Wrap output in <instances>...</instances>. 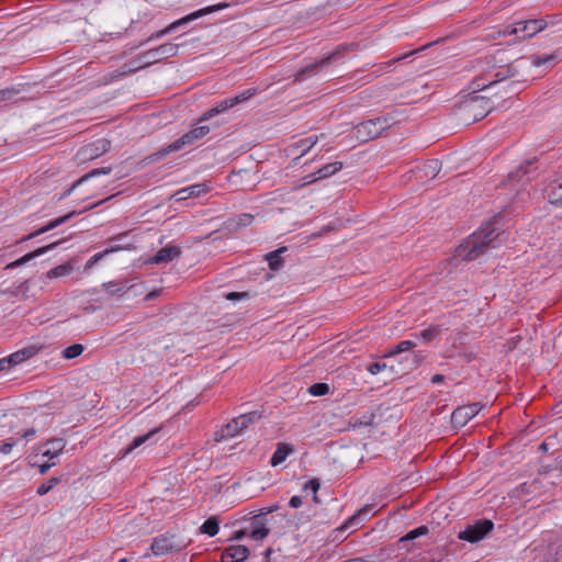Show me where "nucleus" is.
Wrapping results in <instances>:
<instances>
[{
  "label": "nucleus",
  "mask_w": 562,
  "mask_h": 562,
  "mask_svg": "<svg viewBox=\"0 0 562 562\" xmlns=\"http://www.w3.org/2000/svg\"><path fill=\"white\" fill-rule=\"evenodd\" d=\"M112 252H115V248L114 249H104L103 251H100V252H97L95 255H93L86 263V269H90L91 267H93L98 261H100L101 259H103L105 256L112 254Z\"/></svg>",
  "instance_id": "39"
},
{
  "label": "nucleus",
  "mask_w": 562,
  "mask_h": 562,
  "mask_svg": "<svg viewBox=\"0 0 562 562\" xmlns=\"http://www.w3.org/2000/svg\"><path fill=\"white\" fill-rule=\"evenodd\" d=\"M269 535L263 516H256L250 521L249 537L256 541L263 540Z\"/></svg>",
  "instance_id": "16"
},
{
  "label": "nucleus",
  "mask_w": 562,
  "mask_h": 562,
  "mask_svg": "<svg viewBox=\"0 0 562 562\" xmlns=\"http://www.w3.org/2000/svg\"><path fill=\"white\" fill-rule=\"evenodd\" d=\"M494 231L485 233L484 231L472 234L467 240L465 245H462L458 255L465 260H474L480 255H483L486 249L491 246L494 240Z\"/></svg>",
  "instance_id": "5"
},
{
  "label": "nucleus",
  "mask_w": 562,
  "mask_h": 562,
  "mask_svg": "<svg viewBox=\"0 0 562 562\" xmlns=\"http://www.w3.org/2000/svg\"><path fill=\"white\" fill-rule=\"evenodd\" d=\"M259 418V415L256 412H251L248 414H241L234 418V427L238 428L240 431L247 428L250 424L255 423Z\"/></svg>",
  "instance_id": "25"
},
{
  "label": "nucleus",
  "mask_w": 562,
  "mask_h": 562,
  "mask_svg": "<svg viewBox=\"0 0 562 562\" xmlns=\"http://www.w3.org/2000/svg\"><path fill=\"white\" fill-rule=\"evenodd\" d=\"M256 92H257V90L255 88H249V89L240 92L239 94L233 97V99H236L234 101L235 105L250 99L251 97H254L256 94Z\"/></svg>",
  "instance_id": "41"
},
{
  "label": "nucleus",
  "mask_w": 562,
  "mask_h": 562,
  "mask_svg": "<svg viewBox=\"0 0 562 562\" xmlns=\"http://www.w3.org/2000/svg\"><path fill=\"white\" fill-rule=\"evenodd\" d=\"M415 346L416 344L412 340H402L392 350L387 351L384 357H394L398 353L413 349Z\"/></svg>",
  "instance_id": "32"
},
{
  "label": "nucleus",
  "mask_w": 562,
  "mask_h": 562,
  "mask_svg": "<svg viewBox=\"0 0 562 562\" xmlns=\"http://www.w3.org/2000/svg\"><path fill=\"white\" fill-rule=\"evenodd\" d=\"M56 244H50L48 246H44V247H41V248H37L36 250L34 251H31L26 255H24L23 257H21L20 259L7 265V269H13V268H16L27 261H30L31 259H34L41 255H44L45 252H47L49 249H53L55 247Z\"/></svg>",
  "instance_id": "20"
},
{
  "label": "nucleus",
  "mask_w": 562,
  "mask_h": 562,
  "mask_svg": "<svg viewBox=\"0 0 562 562\" xmlns=\"http://www.w3.org/2000/svg\"><path fill=\"white\" fill-rule=\"evenodd\" d=\"M319 487H321V484L317 479H312L304 485V490H310L313 492V494H314L313 499L316 503L318 502L317 492H318Z\"/></svg>",
  "instance_id": "42"
},
{
  "label": "nucleus",
  "mask_w": 562,
  "mask_h": 562,
  "mask_svg": "<svg viewBox=\"0 0 562 562\" xmlns=\"http://www.w3.org/2000/svg\"><path fill=\"white\" fill-rule=\"evenodd\" d=\"M178 46L179 45L172 43H164L157 47H153L144 54V63L149 65L164 58L175 56L177 54Z\"/></svg>",
  "instance_id": "11"
},
{
  "label": "nucleus",
  "mask_w": 562,
  "mask_h": 562,
  "mask_svg": "<svg viewBox=\"0 0 562 562\" xmlns=\"http://www.w3.org/2000/svg\"><path fill=\"white\" fill-rule=\"evenodd\" d=\"M494 529V522L490 519H480L472 525H468L464 530L460 531L458 538L460 540L476 543L483 540Z\"/></svg>",
  "instance_id": "7"
},
{
  "label": "nucleus",
  "mask_w": 562,
  "mask_h": 562,
  "mask_svg": "<svg viewBox=\"0 0 562 562\" xmlns=\"http://www.w3.org/2000/svg\"><path fill=\"white\" fill-rule=\"evenodd\" d=\"M367 512H368V507H364V508L360 509L356 516H353V517H351V518H350V520H349V521H353V520H356V519L358 518V516H360V515H362V514H366Z\"/></svg>",
  "instance_id": "56"
},
{
  "label": "nucleus",
  "mask_w": 562,
  "mask_h": 562,
  "mask_svg": "<svg viewBox=\"0 0 562 562\" xmlns=\"http://www.w3.org/2000/svg\"><path fill=\"white\" fill-rule=\"evenodd\" d=\"M60 482V480L58 477H50L48 481L42 483L38 487H37V494L43 496L45 494H47L50 490L54 488V486H56L58 483Z\"/></svg>",
  "instance_id": "38"
},
{
  "label": "nucleus",
  "mask_w": 562,
  "mask_h": 562,
  "mask_svg": "<svg viewBox=\"0 0 562 562\" xmlns=\"http://www.w3.org/2000/svg\"><path fill=\"white\" fill-rule=\"evenodd\" d=\"M490 99L484 95H470L458 106L459 119L467 124L484 119L491 111Z\"/></svg>",
  "instance_id": "4"
},
{
  "label": "nucleus",
  "mask_w": 562,
  "mask_h": 562,
  "mask_svg": "<svg viewBox=\"0 0 562 562\" xmlns=\"http://www.w3.org/2000/svg\"><path fill=\"white\" fill-rule=\"evenodd\" d=\"M285 250H286V248H285V247H282V248H280V249H278V250H274V251L269 252V254L266 256V259H267V261H268L269 267H270V269H271V270H279V269L282 267L283 261H282V259H281L280 254H281L282 251H285Z\"/></svg>",
  "instance_id": "31"
},
{
  "label": "nucleus",
  "mask_w": 562,
  "mask_h": 562,
  "mask_svg": "<svg viewBox=\"0 0 562 562\" xmlns=\"http://www.w3.org/2000/svg\"><path fill=\"white\" fill-rule=\"evenodd\" d=\"M308 392L313 396H323L329 393V385L326 383H314L310 386Z\"/></svg>",
  "instance_id": "37"
},
{
  "label": "nucleus",
  "mask_w": 562,
  "mask_h": 562,
  "mask_svg": "<svg viewBox=\"0 0 562 562\" xmlns=\"http://www.w3.org/2000/svg\"><path fill=\"white\" fill-rule=\"evenodd\" d=\"M386 363L384 362H373V363H370L367 368V370L372 374V375H375L378 373H380L381 371L385 370L386 369Z\"/></svg>",
  "instance_id": "43"
},
{
  "label": "nucleus",
  "mask_w": 562,
  "mask_h": 562,
  "mask_svg": "<svg viewBox=\"0 0 562 562\" xmlns=\"http://www.w3.org/2000/svg\"><path fill=\"white\" fill-rule=\"evenodd\" d=\"M209 191H210V187L207 186V183H205V182L204 183H195V184L177 190L172 194L171 199L177 202H180V201H184L187 199L198 198L201 194L207 193Z\"/></svg>",
  "instance_id": "12"
},
{
  "label": "nucleus",
  "mask_w": 562,
  "mask_h": 562,
  "mask_svg": "<svg viewBox=\"0 0 562 562\" xmlns=\"http://www.w3.org/2000/svg\"><path fill=\"white\" fill-rule=\"evenodd\" d=\"M101 203H103V200H101V201H99V202H97V203H94V204H91L88 209H92V207H94V206H98V205H99V204H101Z\"/></svg>",
  "instance_id": "58"
},
{
  "label": "nucleus",
  "mask_w": 562,
  "mask_h": 562,
  "mask_svg": "<svg viewBox=\"0 0 562 562\" xmlns=\"http://www.w3.org/2000/svg\"><path fill=\"white\" fill-rule=\"evenodd\" d=\"M210 131L211 130L207 125H199V126L192 128L191 131H189L188 133L183 134L176 142L171 143L167 147H165V148L160 149L159 151H157L156 154H154V157L156 159H159L170 153L180 150L184 146L192 145L195 142H198L199 139L206 136L210 133Z\"/></svg>",
  "instance_id": "6"
},
{
  "label": "nucleus",
  "mask_w": 562,
  "mask_h": 562,
  "mask_svg": "<svg viewBox=\"0 0 562 562\" xmlns=\"http://www.w3.org/2000/svg\"><path fill=\"white\" fill-rule=\"evenodd\" d=\"M440 167L441 165L438 159L427 160L417 168L418 179H434L439 173Z\"/></svg>",
  "instance_id": "19"
},
{
  "label": "nucleus",
  "mask_w": 562,
  "mask_h": 562,
  "mask_svg": "<svg viewBox=\"0 0 562 562\" xmlns=\"http://www.w3.org/2000/svg\"><path fill=\"white\" fill-rule=\"evenodd\" d=\"M295 449H294V446L291 445V443H285V442H279L277 445V449L276 451L273 452L271 459H270V464L272 467H277L279 464H281L282 462H284L286 460V458L294 453Z\"/></svg>",
  "instance_id": "17"
},
{
  "label": "nucleus",
  "mask_w": 562,
  "mask_h": 562,
  "mask_svg": "<svg viewBox=\"0 0 562 562\" xmlns=\"http://www.w3.org/2000/svg\"><path fill=\"white\" fill-rule=\"evenodd\" d=\"M547 190L550 203L562 201V173L550 182Z\"/></svg>",
  "instance_id": "21"
},
{
  "label": "nucleus",
  "mask_w": 562,
  "mask_h": 562,
  "mask_svg": "<svg viewBox=\"0 0 562 562\" xmlns=\"http://www.w3.org/2000/svg\"><path fill=\"white\" fill-rule=\"evenodd\" d=\"M483 408L481 403H471L457 407L451 415V420L456 426L463 427L474 418Z\"/></svg>",
  "instance_id": "9"
},
{
  "label": "nucleus",
  "mask_w": 562,
  "mask_h": 562,
  "mask_svg": "<svg viewBox=\"0 0 562 562\" xmlns=\"http://www.w3.org/2000/svg\"><path fill=\"white\" fill-rule=\"evenodd\" d=\"M125 236H126L125 234L124 235H119L117 237H114L111 241L114 243L116 240H120V239L124 238Z\"/></svg>",
  "instance_id": "57"
},
{
  "label": "nucleus",
  "mask_w": 562,
  "mask_h": 562,
  "mask_svg": "<svg viewBox=\"0 0 562 562\" xmlns=\"http://www.w3.org/2000/svg\"><path fill=\"white\" fill-rule=\"evenodd\" d=\"M38 352V348L36 346H29L22 348L8 357L9 364L16 366L20 364L31 358H33Z\"/></svg>",
  "instance_id": "18"
},
{
  "label": "nucleus",
  "mask_w": 562,
  "mask_h": 562,
  "mask_svg": "<svg viewBox=\"0 0 562 562\" xmlns=\"http://www.w3.org/2000/svg\"><path fill=\"white\" fill-rule=\"evenodd\" d=\"M233 425L234 419L225 426V428L223 429V436L234 437L239 434L240 430L238 428H235Z\"/></svg>",
  "instance_id": "44"
},
{
  "label": "nucleus",
  "mask_w": 562,
  "mask_h": 562,
  "mask_svg": "<svg viewBox=\"0 0 562 562\" xmlns=\"http://www.w3.org/2000/svg\"><path fill=\"white\" fill-rule=\"evenodd\" d=\"M111 171L110 168H99V169H93L92 171H90L89 173L85 175L83 177H81L80 179H78L77 181H75L71 186V188L68 190V194L70 193L71 190H74L77 186L81 184L82 182L87 181L88 179L92 178V177H95V176H99V175H106Z\"/></svg>",
  "instance_id": "34"
},
{
  "label": "nucleus",
  "mask_w": 562,
  "mask_h": 562,
  "mask_svg": "<svg viewBox=\"0 0 562 562\" xmlns=\"http://www.w3.org/2000/svg\"><path fill=\"white\" fill-rule=\"evenodd\" d=\"M72 270L70 265H59L47 272L48 278H59L68 276Z\"/></svg>",
  "instance_id": "35"
},
{
  "label": "nucleus",
  "mask_w": 562,
  "mask_h": 562,
  "mask_svg": "<svg viewBox=\"0 0 562 562\" xmlns=\"http://www.w3.org/2000/svg\"><path fill=\"white\" fill-rule=\"evenodd\" d=\"M341 169H342V162H340V161L327 164V165L323 166L322 168H319L315 173L306 176L304 178L305 179L304 184L313 183L318 179L328 178V177L337 173Z\"/></svg>",
  "instance_id": "15"
},
{
  "label": "nucleus",
  "mask_w": 562,
  "mask_h": 562,
  "mask_svg": "<svg viewBox=\"0 0 562 562\" xmlns=\"http://www.w3.org/2000/svg\"><path fill=\"white\" fill-rule=\"evenodd\" d=\"M289 506L292 508H299L302 506V498L297 495H294L289 501Z\"/></svg>",
  "instance_id": "48"
},
{
  "label": "nucleus",
  "mask_w": 562,
  "mask_h": 562,
  "mask_svg": "<svg viewBox=\"0 0 562 562\" xmlns=\"http://www.w3.org/2000/svg\"><path fill=\"white\" fill-rule=\"evenodd\" d=\"M405 56L406 55H402V56L397 57V60H401V59L405 58Z\"/></svg>",
  "instance_id": "61"
},
{
  "label": "nucleus",
  "mask_w": 562,
  "mask_h": 562,
  "mask_svg": "<svg viewBox=\"0 0 562 562\" xmlns=\"http://www.w3.org/2000/svg\"><path fill=\"white\" fill-rule=\"evenodd\" d=\"M74 213H69L65 216H60L54 221H50L47 225L41 227L40 229L35 231L34 233H31L29 234L27 236L23 237L22 240H29V239H32L36 236H40L42 234H45L54 228H56L57 226H59L60 224L65 223L70 216H72Z\"/></svg>",
  "instance_id": "22"
},
{
  "label": "nucleus",
  "mask_w": 562,
  "mask_h": 562,
  "mask_svg": "<svg viewBox=\"0 0 562 562\" xmlns=\"http://www.w3.org/2000/svg\"><path fill=\"white\" fill-rule=\"evenodd\" d=\"M400 113L394 111L385 115L363 121L355 126V136L362 143L382 136L400 123Z\"/></svg>",
  "instance_id": "2"
},
{
  "label": "nucleus",
  "mask_w": 562,
  "mask_h": 562,
  "mask_svg": "<svg viewBox=\"0 0 562 562\" xmlns=\"http://www.w3.org/2000/svg\"><path fill=\"white\" fill-rule=\"evenodd\" d=\"M324 134L321 135H311L304 139H301L296 143V147L301 148V155L304 156L307 154L318 142L321 137H324Z\"/></svg>",
  "instance_id": "28"
},
{
  "label": "nucleus",
  "mask_w": 562,
  "mask_h": 562,
  "mask_svg": "<svg viewBox=\"0 0 562 562\" xmlns=\"http://www.w3.org/2000/svg\"><path fill=\"white\" fill-rule=\"evenodd\" d=\"M12 366L9 364L8 357L3 358V359H0V371H3V370L9 369Z\"/></svg>",
  "instance_id": "50"
},
{
  "label": "nucleus",
  "mask_w": 562,
  "mask_h": 562,
  "mask_svg": "<svg viewBox=\"0 0 562 562\" xmlns=\"http://www.w3.org/2000/svg\"><path fill=\"white\" fill-rule=\"evenodd\" d=\"M327 60H328V58H323L319 61L311 64V65L306 66L305 68L301 69L295 75V81H302L306 77L314 75L316 72V69L318 67H322L324 64H326Z\"/></svg>",
  "instance_id": "26"
},
{
  "label": "nucleus",
  "mask_w": 562,
  "mask_h": 562,
  "mask_svg": "<svg viewBox=\"0 0 562 562\" xmlns=\"http://www.w3.org/2000/svg\"><path fill=\"white\" fill-rule=\"evenodd\" d=\"M191 543V539L173 532L161 533L151 540L150 554L160 557L166 554H177L186 550Z\"/></svg>",
  "instance_id": "3"
},
{
  "label": "nucleus",
  "mask_w": 562,
  "mask_h": 562,
  "mask_svg": "<svg viewBox=\"0 0 562 562\" xmlns=\"http://www.w3.org/2000/svg\"><path fill=\"white\" fill-rule=\"evenodd\" d=\"M200 531L210 537L216 536L220 531L218 521L214 517L207 518L200 527Z\"/></svg>",
  "instance_id": "30"
},
{
  "label": "nucleus",
  "mask_w": 562,
  "mask_h": 562,
  "mask_svg": "<svg viewBox=\"0 0 562 562\" xmlns=\"http://www.w3.org/2000/svg\"><path fill=\"white\" fill-rule=\"evenodd\" d=\"M181 255V249L178 246L168 245L157 251L155 256L149 258L146 262L150 265H160L172 261Z\"/></svg>",
  "instance_id": "13"
},
{
  "label": "nucleus",
  "mask_w": 562,
  "mask_h": 562,
  "mask_svg": "<svg viewBox=\"0 0 562 562\" xmlns=\"http://www.w3.org/2000/svg\"><path fill=\"white\" fill-rule=\"evenodd\" d=\"M35 434H36L35 429L31 428V429H27V430L22 435V437H23L24 439H29V438L34 437V436H35Z\"/></svg>",
  "instance_id": "53"
},
{
  "label": "nucleus",
  "mask_w": 562,
  "mask_h": 562,
  "mask_svg": "<svg viewBox=\"0 0 562 562\" xmlns=\"http://www.w3.org/2000/svg\"><path fill=\"white\" fill-rule=\"evenodd\" d=\"M119 562H126V559H121Z\"/></svg>",
  "instance_id": "64"
},
{
  "label": "nucleus",
  "mask_w": 562,
  "mask_h": 562,
  "mask_svg": "<svg viewBox=\"0 0 562 562\" xmlns=\"http://www.w3.org/2000/svg\"><path fill=\"white\" fill-rule=\"evenodd\" d=\"M440 334V327L437 325H431L426 329H423L419 334H414L413 336L420 338L424 342H430L435 338H437Z\"/></svg>",
  "instance_id": "29"
},
{
  "label": "nucleus",
  "mask_w": 562,
  "mask_h": 562,
  "mask_svg": "<svg viewBox=\"0 0 562 562\" xmlns=\"http://www.w3.org/2000/svg\"><path fill=\"white\" fill-rule=\"evenodd\" d=\"M108 200H111V196L104 198L103 202Z\"/></svg>",
  "instance_id": "63"
},
{
  "label": "nucleus",
  "mask_w": 562,
  "mask_h": 562,
  "mask_svg": "<svg viewBox=\"0 0 562 562\" xmlns=\"http://www.w3.org/2000/svg\"><path fill=\"white\" fill-rule=\"evenodd\" d=\"M519 86H520V82L519 81H516V80H510L507 85H506V89H508L510 92H518L519 91Z\"/></svg>",
  "instance_id": "49"
},
{
  "label": "nucleus",
  "mask_w": 562,
  "mask_h": 562,
  "mask_svg": "<svg viewBox=\"0 0 562 562\" xmlns=\"http://www.w3.org/2000/svg\"><path fill=\"white\" fill-rule=\"evenodd\" d=\"M508 71H509L508 69H503V70L496 72V75H495L496 79L494 81H492L490 83V86L494 85V83H497V82H501V81H504L508 77L507 76Z\"/></svg>",
  "instance_id": "47"
},
{
  "label": "nucleus",
  "mask_w": 562,
  "mask_h": 562,
  "mask_svg": "<svg viewBox=\"0 0 562 562\" xmlns=\"http://www.w3.org/2000/svg\"><path fill=\"white\" fill-rule=\"evenodd\" d=\"M14 445V442L0 443V454H9L12 451Z\"/></svg>",
  "instance_id": "46"
},
{
  "label": "nucleus",
  "mask_w": 562,
  "mask_h": 562,
  "mask_svg": "<svg viewBox=\"0 0 562 562\" xmlns=\"http://www.w3.org/2000/svg\"><path fill=\"white\" fill-rule=\"evenodd\" d=\"M54 465H56V462H55V461H50V462H49V461H47V462H44V463H42V464H38V473H40V474H42V475H44V474H46V473L48 472V470H49L52 467H54Z\"/></svg>",
  "instance_id": "45"
},
{
  "label": "nucleus",
  "mask_w": 562,
  "mask_h": 562,
  "mask_svg": "<svg viewBox=\"0 0 562 562\" xmlns=\"http://www.w3.org/2000/svg\"><path fill=\"white\" fill-rule=\"evenodd\" d=\"M245 293H238V292H231L226 295V299L227 300H236V299H239L241 296H244Z\"/></svg>",
  "instance_id": "51"
},
{
  "label": "nucleus",
  "mask_w": 562,
  "mask_h": 562,
  "mask_svg": "<svg viewBox=\"0 0 562 562\" xmlns=\"http://www.w3.org/2000/svg\"><path fill=\"white\" fill-rule=\"evenodd\" d=\"M428 527L427 526H419L413 530H411L409 532H407L404 537L401 538V541H407V540H413V539H416L420 536H425L428 533Z\"/></svg>",
  "instance_id": "36"
},
{
  "label": "nucleus",
  "mask_w": 562,
  "mask_h": 562,
  "mask_svg": "<svg viewBox=\"0 0 562 562\" xmlns=\"http://www.w3.org/2000/svg\"><path fill=\"white\" fill-rule=\"evenodd\" d=\"M405 56L406 55H402V56L397 57V60H401V59L405 58Z\"/></svg>",
  "instance_id": "60"
},
{
  "label": "nucleus",
  "mask_w": 562,
  "mask_h": 562,
  "mask_svg": "<svg viewBox=\"0 0 562 562\" xmlns=\"http://www.w3.org/2000/svg\"><path fill=\"white\" fill-rule=\"evenodd\" d=\"M66 447V441L63 438H52L44 443H38L34 447L37 456L47 458L48 461H54L59 457Z\"/></svg>",
  "instance_id": "8"
},
{
  "label": "nucleus",
  "mask_w": 562,
  "mask_h": 562,
  "mask_svg": "<svg viewBox=\"0 0 562 562\" xmlns=\"http://www.w3.org/2000/svg\"><path fill=\"white\" fill-rule=\"evenodd\" d=\"M248 555L249 550L247 547L232 544L222 552V562H244Z\"/></svg>",
  "instance_id": "14"
},
{
  "label": "nucleus",
  "mask_w": 562,
  "mask_h": 562,
  "mask_svg": "<svg viewBox=\"0 0 562 562\" xmlns=\"http://www.w3.org/2000/svg\"><path fill=\"white\" fill-rule=\"evenodd\" d=\"M226 7H227V4L223 3V4H217V5H212V7L201 9L194 13H191L182 19H179V20L170 23L165 29L157 31L154 35H166L167 33L178 30L180 26L188 24L189 22L195 20L199 16H202L206 13H211L213 11H216V10H220V9L226 8Z\"/></svg>",
  "instance_id": "10"
},
{
  "label": "nucleus",
  "mask_w": 562,
  "mask_h": 562,
  "mask_svg": "<svg viewBox=\"0 0 562 562\" xmlns=\"http://www.w3.org/2000/svg\"><path fill=\"white\" fill-rule=\"evenodd\" d=\"M158 431H159V428H155V429L150 430L149 432H147L145 435H142V436H138V437L134 438L133 442L125 449L124 456H127L133 450H135L136 448L140 447L142 445H144L146 441H148Z\"/></svg>",
  "instance_id": "27"
},
{
  "label": "nucleus",
  "mask_w": 562,
  "mask_h": 562,
  "mask_svg": "<svg viewBox=\"0 0 562 562\" xmlns=\"http://www.w3.org/2000/svg\"><path fill=\"white\" fill-rule=\"evenodd\" d=\"M547 31L548 33L562 32V20L554 16L547 19H532L519 21L517 23L507 25L504 30L498 31V35H517L524 33L525 35H537L540 32Z\"/></svg>",
  "instance_id": "1"
},
{
  "label": "nucleus",
  "mask_w": 562,
  "mask_h": 562,
  "mask_svg": "<svg viewBox=\"0 0 562 562\" xmlns=\"http://www.w3.org/2000/svg\"><path fill=\"white\" fill-rule=\"evenodd\" d=\"M443 381V376L441 374H435L432 378H431V382L434 384H437V383H440Z\"/></svg>",
  "instance_id": "55"
},
{
  "label": "nucleus",
  "mask_w": 562,
  "mask_h": 562,
  "mask_svg": "<svg viewBox=\"0 0 562 562\" xmlns=\"http://www.w3.org/2000/svg\"><path fill=\"white\" fill-rule=\"evenodd\" d=\"M236 99H233V98H228V99H225L223 101H221L216 106L210 109L207 112H205L203 114V116L200 119V122H203V121H206L233 106H235V101Z\"/></svg>",
  "instance_id": "23"
},
{
  "label": "nucleus",
  "mask_w": 562,
  "mask_h": 562,
  "mask_svg": "<svg viewBox=\"0 0 562 562\" xmlns=\"http://www.w3.org/2000/svg\"><path fill=\"white\" fill-rule=\"evenodd\" d=\"M562 60V55L558 52L552 54L536 55L531 59V65L535 67H541L543 65H555Z\"/></svg>",
  "instance_id": "24"
},
{
  "label": "nucleus",
  "mask_w": 562,
  "mask_h": 562,
  "mask_svg": "<svg viewBox=\"0 0 562 562\" xmlns=\"http://www.w3.org/2000/svg\"><path fill=\"white\" fill-rule=\"evenodd\" d=\"M405 56L406 55H402V56L397 57V60H401V59L405 58Z\"/></svg>",
  "instance_id": "59"
},
{
  "label": "nucleus",
  "mask_w": 562,
  "mask_h": 562,
  "mask_svg": "<svg viewBox=\"0 0 562 562\" xmlns=\"http://www.w3.org/2000/svg\"><path fill=\"white\" fill-rule=\"evenodd\" d=\"M114 248H115V251H120V250H123V249H127L128 245L113 244L108 249H114Z\"/></svg>",
  "instance_id": "52"
},
{
  "label": "nucleus",
  "mask_w": 562,
  "mask_h": 562,
  "mask_svg": "<svg viewBox=\"0 0 562 562\" xmlns=\"http://www.w3.org/2000/svg\"><path fill=\"white\" fill-rule=\"evenodd\" d=\"M247 535V531L241 529V530H237L234 535V539H241L244 538L245 536Z\"/></svg>",
  "instance_id": "54"
},
{
  "label": "nucleus",
  "mask_w": 562,
  "mask_h": 562,
  "mask_svg": "<svg viewBox=\"0 0 562 562\" xmlns=\"http://www.w3.org/2000/svg\"><path fill=\"white\" fill-rule=\"evenodd\" d=\"M85 350V346L81 344H74L68 346L61 351V356L64 359H75L79 357Z\"/></svg>",
  "instance_id": "33"
},
{
  "label": "nucleus",
  "mask_w": 562,
  "mask_h": 562,
  "mask_svg": "<svg viewBox=\"0 0 562 562\" xmlns=\"http://www.w3.org/2000/svg\"><path fill=\"white\" fill-rule=\"evenodd\" d=\"M108 200H111V196L104 198L103 202Z\"/></svg>",
  "instance_id": "62"
},
{
  "label": "nucleus",
  "mask_w": 562,
  "mask_h": 562,
  "mask_svg": "<svg viewBox=\"0 0 562 562\" xmlns=\"http://www.w3.org/2000/svg\"><path fill=\"white\" fill-rule=\"evenodd\" d=\"M254 216L247 213L239 214L234 218V223L238 227H246L252 223Z\"/></svg>",
  "instance_id": "40"
}]
</instances>
